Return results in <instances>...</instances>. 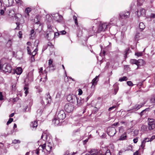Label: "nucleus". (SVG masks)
<instances>
[{"instance_id":"nucleus-1","label":"nucleus","mask_w":155,"mask_h":155,"mask_svg":"<svg viewBox=\"0 0 155 155\" xmlns=\"http://www.w3.org/2000/svg\"><path fill=\"white\" fill-rule=\"evenodd\" d=\"M66 116V115L63 110L59 111L57 114V115L55 116L52 120L53 124L55 125L59 124L65 118Z\"/></svg>"},{"instance_id":"nucleus-2","label":"nucleus","mask_w":155,"mask_h":155,"mask_svg":"<svg viewBox=\"0 0 155 155\" xmlns=\"http://www.w3.org/2000/svg\"><path fill=\"white\" fill-rule=\"evenodd\" d=\"M48 136L45 133H43L41 136V139L43 140L46 141V142L42 146V148L43 149H45L46 150L48 151H50L52 148L51 144L50 143L51 142H49L48 140Z\"/></svg>"},{"instance_id":"nucleus-3","label":"nucleus","mask_w":155,"mask_h":155,"mask_svg":"<svg viewBox=\"0 0 155 155\" xmlns=\"http://www.w3.org/2000/svg\"><path fill=\"white\" fill-rule=\"evenodd\" d=\"M0 69L5 73H10L12 70V68L11 65L8 63H5L2 65L0 62Z\"/></svg>"},{"instance_id":"nucleus-4","label":"nucleus","mask_w":155,"mask_h":155,"mask_svg":"<svg viewBox=\"0 0 155 155\" xmlns=\"http://www.w3.org/2000/svg\"><path fill=\"white\" fill-rule=\"evenodd\" d=\"M45 102L43 100L41 102V103L42 104V107L41 108L42 109L44 108L45 104H48L51 103V96L49 94L46 95L45 97Z\"/></svg>"},{"instance_id":"nucleus-5","label":"nucleus","mask_w":155,"mask_h":155,"mask_svg":"<svg viewBox=\"0 0 155 155\" xmlns=\"http://www.w3.org/2000/svg\"><path fill=\"white\" fill-rule=\"evenodd\" d=\"M88 32L89 34H90V36L92 35L93 34L96 33H99L98 26L97 25L95 24L92 28H89Z\"/></svg>"},{"instance_id":"nucleus-6","label":"nucleus","mask_w":155,"mask_h":155,"mask_svg":"<svg viewBox=\"0 0 155 155\" xmlns=\"http://www.w3.org/2000/svg\"><path fill=\"white\" fill-rule=\"evenodd\" d=\"M64 109L68 113H69L73 111L74 106L71 104H67L64 106Z\"/></svg>"},{"instance_id":"nucleus-7","label":"nucleus","mask_w":155,"mask_h":155,"mask_svg":"<svg viewBox=\"0 0 155 155\" xmlns=\"http://www.w3.org/2000/svg\"><path fill=\"white\" fill-rule=\"evenodd\" d=\"M109 24L107 25L106 23H103L101 22L98 26L99 33L102 31H104L106 28H108Z\"/></svg>"},{"instance_id":"nucleus-8","label":"nucleus","mask_w":155,"mask_h":155,"mask_svg":"<svg viewBox=\"0 0 155 155\" xmlns=\"http://www.w3.org/2000/svg\"><path fill=\"white\" fill-rule=\"evenodd\" d=\"M107 132L109 135L110 136H113L116 134V131L114 128L110 127L107 128Z\"/></svg>"},{"instance_id":"nucleus-9","label":"nucleus","mask_w":155,"mask_h":155,"mask_svg":"<svg viewBox=\"0 0 155 155\" xmlns=\"http://www.w3.org/2000/svg\"><path fill=\"white\" fill-rule=\"evenodd\" d=\"M130 13L128 11L120 12V16L121 18L126 19L130 17Z\"/></svg>"},{"instance_id":"nucleus-10","label":"nucleus","mask_w":155,"mask_h":155,"mask_svg":"<svg viewBox=\"0 0 155 155\" xmlns=\"http://www.w3.org/2000/svg\"><path fill=\"white\" fill-rule=\"evenodd\" d=\"M155 123L154 120L150 119L149 120L148 128L150 130L153 129L155 127Z\"/></svg>"},{"instance_id":"nucleus-11","label":"nucleus","mask_w":155,"mask_h":155,"mask_svg":"<svg viewBox=\"0 0 155 155\" xmlns=\"http://www.w3.org/2000/svg\"><path fill=\"white\" fill-rule=\"evenodd\" d=\"M90 153L91 155H104V154L102 153V151L100 150L98 152V150L95 149H92Z\"/></svg>"},{"instance_id":"nucleus-12","label":"nucleus","mask_w":155,"mask_h":155,"mask_svg":"<svg viewBox=\"0 0 155 155\" xmlns=\"http://www.w3.org/2000/svg\"><path fill=\"white\" fill-rule=\"evenodd\" d=\"M52 16L54 18V19L56 20L57 21L59 22H60L63 18V17L62 16L60 15L58 13H56L52 15Z\"/></svg>"},{"instance_id":"nucleus-13","label":"nucleus","mask_w":155,"mask_h":155,"mask_svg":"<svg viewBox=\"0 0 155 155\" xmlns=\"http://www.w3.org/2000/svg\"><path fill=\"white\" fill-rule=\"evenodd\" d=\"M145 12V9L143 8H141L140 10L137 11V15L138 17L144 15Z\"/></svg>"},{"instance_id":"nucleus-14","label":"nucleus","mask_w":155,"mask_h":155,"mask_svg":"<svg viewBox=\"0 0 155 155\" xmlns=\"http://www.w3.org/2000/svg\"><path fill=\"white\" fill-rule=\"evenodd\" d=\"M27 79L30 82H31L33 80V74L32 71L30 72L27 76V78L26 80H27Z\"/></svg>"},{"instance_id":"nucleus-15","label":"nucleus","mask_w":155,"mask_h":155,"mask_svg":"<svg viewBox=\"0 0 155 155\" xmlns=\"http://www.w3.org/2000/svg\"><path fill=\"white\" fill-rule=\"evenodd\" d=\"M22 72V70L21 67H18L15 70H13L12 73L15 74L16 73L17 74L20 75L21 74Z\"/></svg>"},{"instance_id":"nucleus-16","label":"nucleus","mask_w":155,"mask_h":155,"mask_svg":"<svg viewBox=\"0 0 155 155\" xmlns=\"http://www.w3.org/2000/svg\"><path fill=\"white\" fill-rule=\"evenodd\" d=\"M76 99L77 100V105L78 106H80L82 105L84 103V99H81V97H77Z\"/></svg>"},{"instance_id":"nucleus-17","label":"nucleus","mask_w":155,"mask_h":155,"mask_svg":"<svg viewBox=\"0 0 155 155\" xmlns=\"http://www.w3.org/2000/svg\"><path fill=\"white\" fill-rule=\"evenodd\" d=\"M76 98V97L74 95H69L67 96V99L69 101H70L71 102H73V100H75Z\"/></svg>"},{"instance_id":"nucleus-18","label":"nucleus","mask_w":155,"mask_h":155,"mask_svg":"<svg viewBox=\"0 0 155 155\" xmlns=\"http://www.w3.org/2000/svg\"><path fill=\"white\" fill-rule=\"evenodd\" d=\"M144 104L143 103H140L139 104H137L133 107V109L135 110H138L143 106Z\"/></svg>"},{"instance_id":"nucleus-19","label":"nucleus","mask_w":155,"mask_h":155,"mask_svg":"<svg viewBox=\"0 0 155 155\" xmlns=\"http://www.w3.org/2000/svg\"><path fill=\"white\" fill-rule=\"evenodd\" d=\"M54 36V32L53 31L50 32L49 33H47L45 36L48 40H50L51 38V37Z\"/></svg>"},{"instance_id":"nucleus-20","label":"nucleus","mask_w":155,"mask_h":155,"mask_svg":"<svg viewBox=\"0 0 155 155\" xmlns=\"http://www.w3.org/2000/svg\"><path fill=\"white\" fill-rule=\"evenodd\" d=\"M99 76H96L92 81L91 83L92 85L95 86L96 85L97 81H98Z\"/></svg>"},{"instance_id":"nucleus-21","label":"nucleus","mask_w":155,"mask_h":155,"mask_svg":"<svg viewBox=\"0 0 155 155\" xmlns=\"http://www.w3.org/2000/svg\"><path fill=\"white\" fill-rule=\"evenodd\" d=\"M137 66H141L143 65L145 63L143 59H139L137 60Z\"/></svg>"},{"instance_id":"nucleus-22","label":"nucleus","mask_w":155,"mask_h":155,"mask_svg":"<svg viewBox=\"0 0 155 155\" xmlns=\"http://www.w3.org/2000/svg\"><path fill=\"white\" fill-rule=\"evenodd\" d=\"M31 127L33 128L36 127L38 126L37 121H35L34 122H32L30 124Z\"/></svg>"},{"instance_id":"nucleus-23","label":"nucleus","mask_w":155,"mask_h":155,"mask_svg":"<svg viewBox=\"0 0 155 155\" xmlns=\"http://www.w3.org/2000/svg\"><path fill=\"white\" fill-rule=\"evenodd\" d=\"M127 137V136L126 135V133H124V134H123L120 137L119 140H126Z\"/></svg>"},{"instance_id":"nucleus-24","label":"nucleus","mask_w":155,"mask_h":155,"mask_svg":"<svg viewBox=\"0 0 155 155\" xmlns=\"http://www.w3.org/2000/svg\"><path fill=\"white\" fill-rule=\"evenodd\" d=\"M139 27L140 28L141 30V31H142L145 28V26L144 24L142 22H141L140 23Z\"/></svg>"},{"instance_id":"nucleus-25","label":"nucleus","mask_w":155,"mask_h":155,"mask_svg":"<svg viewBox=\"0 0 155 155\" xmlns=\"http://www.w3.org/2000/svg\"><path fill=\"white\" fill-rule=\"evenodd\" d=\"M130 63L131 64H135L137 66V60L136 59H132L130 60Z\"/></svg>"},{"instance_id":"nucleus-26","label":"nucleus","mask_w":155,"mask_h":155,"mask_svg":"<svg viewBox=\"0 0 155 155\" xmlns=\"http://www.w3.org/2000/svg\"><path fill=\"white\" fill-rule=\"evenodd\" d=\"M127 77L126 76H124L123 77L119 78V81L121 82L124 81H127Z\"/></svg>"},{"instance_id":"nucleus-27","label":"nucleus","mask_w":155,"mask_h":155,"mask_svg":"<svg viewBox=\"0 0 155 155\" xmlns=\"http://www.w3.org/2000/svg\"><path fill=\"white\" fill-rule=\"evenodd\" d=\"M51 68V69L52 70H54L55 69V66L53 64L49 65L47 68Z\"/></svg>"},{"instance_id":"nucleus-28","label":"nucleus","mask_w":155,"mask_h":155,"mask_svg":"<svg viewBox=\"0 0 155 155\" xmlns=\"http://www.w3.org/2000/svg\"><path fill=\"white\" fill-rule=\"evenodd\" d=\"M12 45V41L11 40H9L6 43V46L8 47H10Z\"/></svg>"},{"instance_id":"nucleus-29","label":"nucleus","mask_w":155,"mask_h":155,"mask_svg":"<svg viewBox=\"0 0 155 155\" xmlns=\"http://www.w3.org/2000/svg\"><path fill=\"white\" fill-rule=\"evenodd\" d=\"M135 55L137 56L138 57L141 56L143 55V52H135Z\"/></svg>"},{"instance_id":"nucleus-30","label":"nucleus","mask_w":155,"mask_h":155,"mask_svg":"<svg viewBox=\"0 0 155 155\" xmlns=\"http://www.w3.org/2000/svg\"><path fill=\"white\" fill-rule=\"evenodd\" d=\"M73 19H74V21L75 24L77 25H78V20H77V17L76 16H75V15L73 16Z\"/></svg>"},{"instance_id":"nucleus-31","label":"nucleus","mask_w":155,"mask_h":155,"mask_svg":"<svg viewBox=\"0 0 155 155\" xmlns=\"http://www.w3.org/2000/svg\"><path fill=\"white\" fill-rule=\"evenodd\" d=\"M20 142V141L18 140L15 139L12 141V143L14 144L19 143Z\"/></svg>"},{"instance_id":"nucleus-32","label":"nucleus","mask_w":155,"mask_h":155,"mask_svg":"<svg viewBox=\"0 0 155 155\" xmlns=\"http://www.w3.org/2000/svg\"><path fill=\"white\" fill-rule=\"evenodd\" d=\"M148 109H147V108L143 110H142L140 113V115L141 116H142V115H143L144 114H145L146 112V111H147V110H148Z\"/></svg>"},{"instance_id":"nucleus-33","label":"nucleus","mask_w":155,"mask_h":155,"mask_svg":"<svg viewBox=\"0 0 155 155\" xmlns=\"http://www.w3.org/2000/svg\"><path fill=\"white\" fill-rule=\"evenodd\" d=\"M130 51V50L129 48H127L126 50V51H125V57H126L127 55L128 54L129 52Z\"/></svg>"},{"instance_id":"nucleus-34","label":"nucleus","mask_w":155,"mask_h":155,"mask_svg":"<svg viewBox=\"0 0 155 155\" xmlns=\"http://www.w3.org/2000/svg\"><path fill=\"white\" fill-rule=\"evenodd\" d=\"M28 88L26 87H25L24 88V90L25 91V93L26 94V96L28 93Z\"/></svg>"},{"instance_id":"nucleus-35","label":"nucleus","mask_w":155,"mask_h":155,"mask_svg":"<svg viewBox=\"0 0 155 155\" xmlns=\"http://www.w3.org/2000/svg\"><path fill=\"white\" fill-rule=\"evenodd\" d=\"M31 11L30 8H27L25 9V12L28 15H29V13Z\"/></svg>"},{"instance_id":"nucleus-36","label":"nucleus","mask_w":155,"mask_h":155,"mask_svg":"<svg viewBox=\"0 0 155 155\" xmlns=\"http://www.w3.org/2000/svg\"><path fill=\"white\" fill-rule=\"evenodd\" d=\"M75 153L73 152L72 153H69V151H66L64 155H74Z\"/></svg>"},{"instance_id":"nucleus-37","label":"nucleus","mask_w":155,"mask_h":155,"mask_svg":"<svg viewBox=\"0 0 155 155\" xmlns=\"http://www.w3.org/2000/svg\"><path fill=\"white\" fill-rule=\"evenodd\" d=\"M127 85L130 86H132L134 85L133 84L132 82L130 81H128L127 82Z\"/></svg>"},{"instance_id":"nucleus-38","label":"nucleus","mask_w":155,"mask_h":155,"mask_svg":"<svg viewBox=\"0 0 155 155\" xmlns=\"http://www.w3.org/2000/svg\"><path fill=\"white\" fill-rule=\"evenodd\" d=\"M13 119L12 118H10L7 121V124L8 125L9 124H10L13 121Z\"/></svg>"},{"instance_id":"nucleus-39","label":"nucleus","mask_w":155,"mask_h":155,"mask_svg":"<svg viewBox=\"0 0 155 155\" xmlns=\"http://www.w3.org/2000/svg\"><path fill=\"white\" fill-rule=\"evenodd\" d=\"M60 33L58 32H56L54 33V37H58Z\"/></svg>"},{"instance_id":"nucleus-40","label":"nucleus","mask_w":155,"mask_h":155,"mask_svg":"<svg viewBox=\"0 0 155 155\" xmlns=\"http://www.w3.org/2000/svg\"><path fill=\"white\" fill-rule=\"evenodd\" d=\"M146 143L143 140L141 143V147L142 149H143L145 146V144Z\"/></svg>"},{"instance_id":"nucleus-41","label":"nucleus","mask_w":155,"mask_h":155,"mask_svg":"<svg viewBox=\"0 0 155 155\" xmlns=\"http://www.w3.org/2000/svg\"><path fill=\"white\" fill-rule=\"evenodd\" d=\"M27 50L28 54H30V55H31V54H32V53H31V50H30V48H29V47L27 46Z\"/></svg>"},{"instance_id":"nucleus-42","label":"nucleus","mask_w":155,"mask_h":155,"mask_svg":"<svg viewBox=\"0 0 155 155\" xmlns=\"http://www.w3.org/2000/svg\"><path fill=\"white\" fill-rule=\"evenodd\" d=\"M104 155H111L109 150H107L105 153Z\"/></svg>"},{"instance_id":"nucleus-43","label":"nucleus","mask_w":155,"mask_h":155,"mask_svg":"<svg viewBox=\"0 0 155 155\" xmlns=\"http://www.w3.org/2000/svg\"><path fill=\"white\" fill-rule=\"evenodd\" d=\"M61 94V92H58L56 95V98L60 97Z\"/></svg>"},{"instance_id":"nucleus-44","label":"nucleus","mask_w":155,"mask_h":155,"mask_svg":"<svg viewBox=\"0 0 155 155\" xmlns=\"http://www.w3.org/2000/svg\"><path fill=\"white\" fill-rule=\"evenodd\" d=\"M16 24L17 25V27L15 28V29H20V27L19 25H20V23L19 22H16Z\"/></svg>"},{"instance_id":"nucleus-45","label":"nucleus","mask_w":155,"mask_h":155,"mask_svg":"<svg viewBox=\"0 0 155 155\" xmlns=\"http://www.w3.org/2000/svg\"><path fill=\"white\" fill-rule=\"evenodd\" d=\"M36 54V53L35 54H32V56L31 57V60L32 61H35L34 56Z\"/></svg>"},{"instance_id":"nucleus-46","label":"nucleus","mask_w":155,"mask_h":155,"mask_svg":"<svg viewBox=\"0 0 155 155\" xmlns=\"http://www.w3.org/2000/svg\"><path fill=\"white\" fill-rule=\"evenodd\" d=\"M22 32L21 31H19L18 32V36L20 38H22Z\"/></svg>"},{"instance_id":"nucleus-47","label":"nucleus","mask_w":155,"mask_h":155,"mask_svg":"<svg viewBox=\"0 0 155 155\" xmlns=\"http://www.w3.org/2000/svg\"><path fill=\"white\" fill-rule=\"evenodd\" d=\"M66 33V31L64 30L60 32V34L61 35H64Z\"/></svg>"},{"instance_id":"nucleus-48","label":"nucleus","mask_w":155,"mask_h":155,"mask_svg":"<svg viewBox=\"0 0 155 155\" xmlns=\"http://www.w3.org/2000/svg\"><path fill=\"white\" fill-rule=\"evenodd\" d=\"M116 107V106H112V107H110L108 109V110H109V111H110L111 110H112L114 109Z\"/></svg>"},{"instance_id":"nucleus-49","label":"nucleus","mask_w":155,"mask_h":155,"mask_svg":"<svg viewBox=\"0 0 155 155\" xmlns=\"http://www.w3.org/2000/svg\"><path fill=\"white\" fill-rule=\"evenodd\" d=\"M35 31L34 29H32L31 31V36H32L33 35H35Z\"/></svg>"},{"instance_id":"nucleus-50","label":"nucleus","mask_w":155,"mask_h":155,"mask_svg":"<svg viewBox=\"0 0 155 155\" xmlns=\"http://www.w3.org/2000/svg\"><path fill=\"white\" fill-rule=\"evenodd\" d=\"M53 60L51 59H50L49 60L48 65L53 64Z\"/></svg>"},{"instance_id":"nucleus-51","label":"nucleus","mask_w":155,"mask_h":155,"mask_svg":"<svg viewBox=\"0 0 155 155\" xmlns=\"http://www.w3.org/2000/svg\"><path fill=\"white\" fill-rule=\"evenodd\" d=\"M151 101L152 102L155 103V96H153L151 98Z\"/></svg>"},{"instance_id":"nucleus-52","label":"nucleus","mask_w":155,"mask_h":155,"mask_svg":"<svg viewBox=\"0 0 155 155\" xmlns=\"http://www.w3.org/2000/svg\"><path fill=\"white\" fill-rule=\"evenodd\" d=\"M3 99V96L2 95V92H0V100L1 101Z\"/></svg>"},{"instance_id":"nucleus-53","label":"nucleus","mask_w":155,"mask_h":155,"mask_svg":"<svg viewBox=\"0 0 155 155\" xmlns=\"http://www.w3.org/2000/svg\"><path fill=\"white\" fill-rule=\"evenodd\" d=\"M143 141L146 143V142H148L149 141V138H144Z\"/></svg>"},{"instance_id":"nucleus-54","label":"nucleus","mask_w":155,"mask_h":155,"mask_svg":"<svg viewBox=\"0 0 155 155\" xmlns=\"http://www.w3.org/2000/svg\"><path fill=\"white\" fill-rule=\"evenodd\" d=\"M138 140V138H134L133 140L134 142V143H136Z\"/></svg>"},{"instance_id":"nucleus-55","label":"nucleus","mask_w":155,"mask_h":155,"mask_svg":"<svg viewBox=\"0 0 155 155\" xmlns=\"http://www.w3.org/2000/svg\"><path fill=\"white\" fill-rule=\"evenodd\" d=\"M82 93H83V92H82V90L81 89H79V93H78V94H79V95H81V94H82Z\"/></svg>"},{"instance_id":"nucleus-56","label":"nucleus","mask_w":155,"mask_h":155,"mask_svg":"<svg viewBox=\"0 0 155 155\" xmlns=\"http://www.w3.org/2000/svg\"><path fill=\"white\" fill-rule=\"evenodd\" d=\"M150 17L151 18H155V14L151 13L150 15Z\"/></svg>"},{"instance_id":"nucleus-57","label":"nucleus","mask_w":155,"mask_h":155,"mask_svg":"<svg viewBox=\"0 0 155 155\" xmlns=\"http://www.w3.org/2000/svg\"><path fill=\"white\" fill-rule=\"evenodd\" d=\"M18 100V98L17 97L14 98L13 99V101L14 102H16Z\"/></svg>"},{"instance_id":"nucleus-58","label":"nucleus","mask_w":155,"mask_h":155,"mask_svg":"<svg viewBox=\"0 0 155 155\" xmlns=\"http://www.w3.org/2000/svg\"><path fill=\"white\" fill-rule=\"evenodd\" d=\"M47 45L46 46H44L42 49L43 51H45L47 48Z\"/></svg>"},{"instance_id":"nucleus-59","label":"nucleus","mask_w":155,"mask_h":155,"mask_svg":"<svg viewBox=\"0 0 155 155\" xmlns=\"http://www.w3.org/2000/svg\"><path fill=\"white\" fill-rule=\"evenodd\" d=\"M47 46H53V45H52V44L51 42H49Z\"/></svg>"},{"instance_id":"nucleus-60","label":"nucleus","mask_w":155,"mask_h":155,"mask_svg":"<svg viewBox=\"0 0 155 155\" xmlns=\"http://www.w3.org/2000/svg\"><path fill=\"white\" fill-rule=\"evenodd\" d=\"M123 131V128L122 127H119V131L121 132Z\"/></svg>"},{"instance_id":"nucleus-61","label":"nucleus","mask_w":155,"mask_h":155,"mask_svg":"<svg viewBox=\"0 0 155 155\" xmlns=\"http://www.w3.org/2000/svg\"><path fill=\"white\" fill-rule=\"evenodd\" d=\"M124 33L122 32L121 33V38H124Z\"/></svg>"},{"instance_id":"nucleus-62","label":"nucleus","mask_w":155,"mask_h":155,"mask_svg":"<svg viewBox=\"0 0 155 155\" xmlns=\"http://www.w3.org/2000/svg\"><path fill=\"white\" fill-rule=\"evenodd\" d=\"M138 153V151H136L134 153L133 155H137Z\"/></svg>"},{"instance_id":"nucleus-63","label":"nucleus","mask_w":155,"mask_h":155,"mask_svg":"<svg viewBox=\"0 0 155 155\" xmlns=\"http://www.w3.org/2000/svg\"><path fill=\"white\" fill-rule=\"evenodd\" d=\"M38 50L37 48L35 49V50L32 52V54H33L34 53H36V52L38 51Z\"/></svg>"},{"instance_id":"nucleus-64","label":"nucleus","mask_w":155,"mask_h":155,"mask_svg":"<svg viewBox=\"0 0 155 155\" xmlns=\"http://www.w3.org/2000/svg\"><path fill=\"white\" fill-rule=\"evenodd\" d=\"M14 113H12L11 114H10L9 115V117H13L14 116Z\"/></svg>"}]
</instances>
